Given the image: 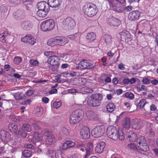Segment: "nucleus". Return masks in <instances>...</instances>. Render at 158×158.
Returning <instances> with one entry per match:
<instances>
[{
	"mask_svg": "<svg viewBox=\"0 0 158 158\" xmlns=\"http://www.w3.org/2000/svg\"><path fill=\"white\" fill-rule=\"evenodd\" d=\"M107 133L109 137L114 140H117L118 138L120 140L124 138L123 133L121 129L117 130L116 127L112 126L108 127L107 130Z\"/></svg>",
	"mask_w": 158,
	"mask_h": 158,
	"instance_id": "f257e3e1",
	"label": "nucleus"
},
{
	"mask_svg": "<svg viewBox=\"0 0 158 158\" xmlns=\"http://www.w3.org/2000/svg\"><path fill=\"white\" fill-rule=\"evenodd\" d=\"M83 10L85 14L91 17L95 15L98 12L96 6L91 3H86L83 7Z\"/></svg>",
	"mask_w": 158,
	"mask_h": 158,
	"instance_id": "f03ea898",
	"label": "nucleus"
},
{
	"mask_svg": "<svg viewBox=\"0 0 158 158\" xmlns=\"http://www.w3.org/2000/svg\"><path fill=\"white\" fill-rule=\"evenodd\" d=\"M55 25L54 20L50 19L43 22L40 25V28L43 31H49L52 30Z\"/></svg>",
	"mask_w": 158,
	"mask_h": 158,
	"instance_id": "7ed1b4c3",
	"label": "nucleus"
},
{
	"mask_svg": "<svg viewBox=\"0 0 158 158\" xmlns=\"http://www.w3.org/2000/svg\"><path fill=\"white\" fill-rule=\"evenodd\" d=\"M62 24L63 27L65 29H73L76 25L74 21L70 17L64 19L63 21Z\"/></svg>",
	"mask_w": 158,
	"mask_h": 158,
	"instance_id": "20e7f679",
	"label": "nucleus"
},
{
	"mask_svg": "<svg viewBox=\"0 0 158 158\" xmlns=\"http://www.w3.org/2000/svg\"><path fill=\"white\" fill-rule=\"evenodd\" d=\"M104 131L103 126H98L92 130L91 134L94 137H99L103 134Z\"/></svg>",
	"mask_w": 158,
	"mask_h": 158,
	"instance_id": "39448f33",
	"label": "nucleus"
},
{
	"mask_svg": "<svg viewBox=\"0 0 158 158\" xmlns=\"http://www.w3.org/2000/svg\"><path fill=\"white\" fill-rule=\"evenodd\" d=\"M31 130L30 126L27 124H24L22 125V128L19 129L18 134L23 138H25L27 135V133L25 132L24 130H25L28 132H30Z\"/></svg>",
	"mask_w": 158,
	"mask_h": 158,
	"instance_id": "423d86ee",
	"label": "nucleus"
},
{
	"mask_svg": "<svg viewBox=\"0 0 158 158\" xmlns=\"http://www.w3.org/2000/svg\"><path fill=\"white\" fill-rule=\"evenodd\" d=\"M95 65L91 61L89 60H83L79 64V67L81 69H89L94 67Z\"/></svg>",
	"mask_w": 158,
	"mask_h": 158,
	"instance_id": "0eeeda50",
	"label": "nucleus"
},
{
	"mask_svg": "<svg viewBox=\"0 0 158 158\" xmlns=\"http://www.w3.org/2000/svg\"><path fill=\"white\" fill-rule=\"evenodd\" d=\"M21 41L33 45L36 43L37 40L31 35L27 34L21 39Z\"/></svg>",
	"mask_w": 158,
	"mask_h": 158,
	"instance_id": "6e6552de",
	"label": "nucleus"
},
{
	"mask_svg": "<svg viewBox=\"0 0 158 158\" xmlns=\"http://www.w3.org/2000/svg\"><path fill=\"white\" fill-rule=\"evenodd\" d=\"M48 61L51 65L55 67L56 69H57L60 64L59 58L56 56H50L48 59Z\"/></svg>",
	"mask_w": 158,
	"mask_h": 158,
	"instance_id": "1a4fd4ad",
	"label": "nucleus"
},
{
	"mask_svg": "<svg viewBox=\"0 0 158 158\" xmlns=\"http://www.w3.org/2000/svg\"><path fill=\"white\" fill-rule=\"evenodd\" d=\"M80 132L81 137L84 139H87L89 138L90 135V130L87 127L83 126L81 129Z\"/></svg>",
	"mask_w": 158,
	"mask_h": 158,
	"instance_id": "9d476101",
	"label": "nucleus"
},
{
	"mask_svg": "<svg viewBox=\"0 0 158 158\" xmlns=\"http://www.w3.org/2000/svg\"><path fill=\"white\" fill-rule=\"evenodd\" d=\"M110 6L113 10L118 12L121 11L122 9L119 4L115 3L114 0H107Z\"/></svg>",
	"mask_w": 158,
	"mask_h": 158,
	"instance_id": "9b49d317",
	"label": "nucleus"
},
{
	"mask_svg": "<svg viewBox=\"0 0 158 158\" xmlns=\"http://www.w3.org/2000/svg\"><path fill=\"white\" fill-rule=\"evenodd\" d=\"M140 12L138 10H134L129 13L128 15V19L131 21L138 20L140 17Z\"/></svg>",
	"mask_w": 158,
	"mask_h": 158,
	"instance_id": "f8f14e48",
	"label": "nucleus"
},
{
	"mask_svg": "<svg viewBox=\"0 0 158 158\" xmlns=\"http://www.w3.org/2000/svg\"><path fill=\"white\" fill-rule=\"evenodd\" d=\"M107 24L110 26L116 27L120 24V21L118 19L113 17H110L107 20Z\"/></svg>",
	"mask_w": 158,
	"mask_h": 158,
	"instance_id": "ddd939ff",
	"label": "nucleus"
},
{
	"mask_svg": "<svg viewBox=\"0 0 158 158\" xmlns=\"http://www.w3.org/2000/svg\"><path fill=\"white\" fill-rule=\"evenodd\" d=\"M131 123L133 129L139 130L143 126L141 121L136 118H134L132 120Z\"/></svg>",
	"mask_w": 158,
	"mask_h": 158,
	"instance_id": "4468645a",
	"label": "nucleus"
},
{
	"mask_svg": "<svg viewBox=\"0 0 158 158\" xmlns=\"http://www.w3.org/2000/svg\"><path fill=\"white\" fill-rule=\"evenodd\" d=\"M10 138V133L4 130L0 131V139L2 141L7 142L9 141Z\"/></svg>",
	"mask_w": 158,
	"mask_h": 158,
	"instance_id": "2eb2a0df",
	"label": "nucleus"
},
{
	"mask_svg": "<svg viewBox=\"0 0 158 158\" xmlns=\"http://www.w3.org/2000/svg\"><path fill=\"white\" fill-rule=\"evenodd\" d=\"M24 11L21 10H18L13 13L14 18L17 20L23 19L24 17Z\"/></svg>",
	"mask_w": 158,
	"mask_h": 158,
	"instance_id": "dca6fc26",
	"label": "nucleus"
},
{
	"mask_svg": "<svg viewBox=\"0 0 158 158\" xmlns=\"http://www.w3.org/2000/svg\"><path fill=\"white\" fill-rule=\"evenodd\" d=\"M87 118L91 120H96L98 118V115L91 111H87L86 112Z\"/></svg>",
	"mask_w": 158,
	"mask_h": 158,
	"instance_id": "f3484780",
	"label": "nucleus"
},
{
	"mask_svg": "<svg viewBox=\"0 0 158 158\" xmlns=\"http://www.w3.org/2000/svg\"><path fill=\"white\" fill-rule=\"evenodd\" d=\"M61 2V0H48V3L50 6L56 8L59 6Z\"/></svg>",
	"mask_w": 158,
	"mask_h": 158,
	"instance_id": "a211bd4d",
	"label": "nucleus"
},
{
	"mask_svg": "<svg viewBox=\"0 0 158 158\" xmlns=\"http://www.w3.org/2000/svg\"><path fill=\"white\" fill-rule=\"evenodd\" d=\"M72 114L81 120L83 117L84 112L81 109H77L74 111L72 113Z\"/></svg>",
	"mask_w": 158,
	"mask_h": 158,
	"instance_id": "6ab92c4d",
	"label": "nucleus"
},
{
	"mask_svg": "<svg viewBox=\"0 0 158 158\" xmlns=\"http://www.w3.org/2000/svg\"><path fill=\"white\" fill-rule=\"evenodd\" d=\"M58 45L64 46L68 42V39L62 36L56 37Z\"/></svg>",
	"mask_w": 158,
	"mask_h": 158,
	"instance_id": "aec40b11",
	"label": "nucleus"
},
{
	"mask_svg": "<svg viewBox=\"0 0 158 158\" xmlns=\"http://www.w3.org/2000/svg\"><path fill=\"white\" fill-rule=\"evenodd\" d=\"M11 37L10 35L6 31L0 34V41L3 43H6L7 40Z\"/></svg>",
	"mask_w": 158,
	"mask_h": 158,
	"instance_id": "412c9836",
	"label": "nucleus"
},
{
	"mask_svg": "<svg viewBox=\"0 0 158 158\" xmlns=\"http://www.w3.org/2000/svg\"><path fill=\"white\" fill-rule=\"evenodd\" d=\"M37 6L38 10H45L46 9L49 10L48 3L44 1L38 2Z\"/></svg>",
	"mask_w": 158,
	"mask_h": 158,
	"instance_id": "4be33fe9",
	"label": "nucleus"
},
{
	"mask_svg": "<svg viewBox=\"0 0 158 158\" xmlns=\"http://www.w3.org/2000/svg\"><path fill=\"white\" fill-rule=\"evenodd\" d=\"M32 25V23L29 21H26L22 23L21 27L23 30H28L30 29Z\"/></svg>",
	"mask_w": 158,
	"mask_h": 158,
	"instance_id": "5701e85b",
	"label": "nucleus"
},
{
	"mask_svg": "<svg viewBox=\"0 0 158 158\" xmlns=\"http://www.w3.org/2000/svg\"><path fill=\"white\" fill-rule=\"evenodd\" d=\"M105 144L104 142H102L98 144L95 148V151L98 153H102L105 147Z\"/></svg>",
	"mask_w": 158,
	"mask_h": 158,
	"instance_id": "b1692460",
	"label": "nucleus"
},
{
	"mask_svg": "<svg viewBox=\"0 0 158 158\" xmlns=\"http://www.w3.org/2000/svg\"><path fill=\"white\" fill-rule=\"evenodd\" d=\"M87 104L90 106L96 107L100 106L101 103V102L89 98L87 100Z\"/></svg>",
	"mask_w": 158,
	"mask_h": 158,
	"instance_id": "393cba45",
	"label": "nucleus"
},
{
	"mask_svg": "<svg viewBox=\"0 0 158 158\" xmlns=\"http://www.w3.org/2000/svg\"><path fill=\"white\" fill-rule=\"evenodd\" d=\"M123 127L125 128H129L130 125V119L129 118L126 117L124 118L122 122Z\"/></svg>",
	"mask_w": 158,
	"mask_h": 158,
	"instance_id": "a878e982",
	"label": "nucleus"
},
{
	"mask_svg": "<svg viewBox=\"0 0 158 158\" xmlns=\"http://www.w3.org/2000/svg\"><path fill=\"white\" fill-rule=\"evenodd\" d=\"M137 138V135L132 131L128 132L127 136V139L131 141H134Z\"/></svg>",
	"mask_w": 158,
	"mask_h": 158,
	"instance_id": "bb28decb",
	"label": "nucleus"
},
{
	"mask_svg": "<svg viewBox=\"0 0 158 158\" xmlns=\"http://www.w3.org/2000/svg\"><path fill=\"white\" fill-rule=\"evenodd\" d=\"M137 146L139 149L143 151L146 152L148 151L149 149L148 145L147 144L146 142L139 143V144H138Z\"/></svg>",
	"mask_w": 158,
	"mask_h": 158,
	"instance_id": "cd10ccee",
	"label": "nucleus"
},
{
	"mask_svg": "<svg viewBox=\"0 0 158 158\" xmlns=\"http://www.w3.org/2000/svg\"><path fill=\"white\" fill-rule=\"evenodd\" d=\"M89 98L101 102L102 99V96L101 94L99 93L93 94L90 95Z\"/></svg>",
	"mask_w": 158,
	"mask_h": 158,
	"instance_id": "c85d7f7f",
	"label": "nucleus"
},
{
	"mask_svg": "<svg viewBox=\"0 0 158 158\" xmlns=\"http://www.w3.org/2000/svg\"><path fill=\"white\" fill-rule=\"evenodd\" d=\"M49 11V10L47 9L45 10H38L37 12V15L40 17H44L47 15Z\"/></svg>",
	"mask_w": 158,
	"mask_h": 158,
	"instance_id": "c756f323",
	"label": "nucleus"
},
{
	"mask_svg": "<svg viewBox=\"0 0 158 158\" xmlns=\"http://www.w3.org/2000/svg\"><path fill=\"white\" fill-rule=\"evenodd\" d=\"M45 141L46 143L48 145H51L53 144L55 142V138L53 135L47 138H46Z\"/></svg>",
	"mask_w": 158,
	"mask_h": 158,
	"instance_id": "7c9ffc66",
	"label": "nucleus"
},
{
	"mask_svg": "<svg viewBox=\"0 0 158 158\" xmlns=\"http://www.w3.org/2000/svg\"><path fill=\"white\" fill-rule=\"evenodd\" d=\"M47 44L48 45L50 46H54L58 45L56 37L52 38L48 40Z\"/></svg>",
	"mask_w": 158,
	"mask_h": 158,
	"instance_id": "2f4dec72",
	"label": "nucleus"
},
{
	"mask_svg": "<svg viewBox=\"0 0 158 158\" xmlns=\"http://www.w3.org/2000/svg\"><path fill=\"white\" fill-rule=\"evenodd\" d=\"M47 155L49 158H59L56 156V152L53 150H49L47 152Z\"/></svg>",
	"mask_w": 158,
	"mask_h": 158,
	"instance_id": "473e14b6",
	"label": "nucleus"
},
{
	"mask_svg": "<svg viewBox=\"0 0 158 158\" xmlns=\"http://www.w3.org/2000/svg\"><path fill=\"white\" fill-rule=\"evenodd\" d=\"M120 37L123 41L126 40L129 38L130 34L128 31L125 30L123 31L120 33Z\"/></svg>",
	"mask_w": 158,
	"mask_h": 158,
	"instance_id": "72a5a7b5",
	"label": "nucleus"
},
{
	"mask_svg": "<svg viewBox=\"0 0 158 158\" xmlns=\"http://www.w3.org/2000/svg\"><path fill=\"white\" fill-rule=\"evenodd\" d=\"M94 147L92 143H89L85 148L86 153L91 155L93 152Z\"/></svg>",
	"mask_w": 158,
	"mask_h": 158,
	"instance_id": "f704fd0d",
	"label": "nucleus"
},
{
	"mask_svg": "<svg viewBox=\"0 0 158 158\" xmlns=\"http://www.w3.org/2000/svg\"><path fill=\"white\" fill-rule=\"evenodd\" d=\"M80 120L73 116L72 114L70 117V123L72 125H73L78 123L80 121Z\"/></svg>",
	"mask_w": 158,
	"mask_h": 158,
	"instance_id": "c9c22d12",
	"label": "nucleus"
},
{
	"mask_svg": "<svg viewBox=\"0 0 158 158\" xmlns=\"http://www.w3.org/2000/svg\"><path fill=\"white\" fill-rule=\"evenodd\" d=\"M111 37L108 35H106L104 36V40L105 43L109 45H110L112 43Z\"/></svg>",
	"mask_w": 158,
	"mask_h": 158,
	"instance_id": "e433bc0d",
	"label": "nucleus"
},
{
	"mask_svg": "<svg viewBox=\"0 0 158 158\" xmlns=\"http://www.w3.org/2000/svg\"><path fill=\"white\" fill-rule=\"evenodd\" d=\"M12 95L16 100H19L22 99L23 96V94L20 92L17 93L11 92Z\"/></svg>",
	"mask_w": 158,
	"mask_h": 158,
	"instance_id": "4c0bfd02",
	"label": "nucleus"
},
{
	"mask_svg": "<svg viewBox=\"0 0 158 158\" xmlns=\"http://www.w3.org/2000/svg\"><path fill=\"white\" fill-rule=\"evenodd\" d=\"M10 131L13 133H16L17 132L18 128L17 125L14 124H9L8 126Z\"/></svg>",
	"mask_w": 158,
	"mask_h": 158,
	"instance_id": "58836bf2",
	"label": "nucleus"
},
{
	"mask_svg": "<svg viewBox=\"0 0 158 158\" xmlns=\"http://www.w3.org/2000/svg\"><path fill=\"white\" fill-rule=\"evenodd\" d=\"M95 34L93 32H91L87 34L86 38L90 41H93L95 39Z\"/></svg>",
	"mask_w": 158,
	"mask_h": 158,
	"instance_id": "ea45409f",
	"label": "nucleus"
},
{
	"mask_svg": "<svg viewBox=\"0 0 158 158\" xmlns=\"http://www.w3.org/2000/svg\"><path fill=\"white\" fill-rule=\"evenodd\" d=\"M115 108V106L113 103H109L106 106V109L107 111L109 112L113 111Z\"/></svg>",
	"mask_w": 158,
	"mask_h": 158,
	"instance_id": "a19ab883",
	"label": "nucleus"
},
{
	"mask_svg": "<svg viewBox=\"0 0 158 158\" xmlns=\"http://www.w3.org/2000/svg\"><path fill=\"white\" fill-rule=\"evenodd\" d=\"M43 109L41 107H37L35 110V115L39 117L41 116L43 114Z\"/></svg>",
	"mask_w": 158,
	"mask_h": 158,
	"instance_id": "79ce46f5",
	"label": "nucleus"
},
{
	"mask_svg": "<svg viewBox=\"0 0 158 158\" xmlns=\"http://www.w3.org/2000/svg\"><path fill=\"white\" fill-rule=\"evenodd\" d=\"M34 138L38 141L41 140L43 138V136L38 132H35L33 135Z\"/></svg>",
	"mask_w": 158,
	"mask_h": 158,
	"instance_id": "37998d69",
	"label": "nucleus"
},
{
	"mask_svg": "<svg viewBox=\"0 0 158 158\" xmlns=\"http://www.w3.org/2000/svg\"><path fill=\"white\" fill-rule=\"evenodd\" d=\"M31 155V152L28 150H24L22 153V156L25 157H29Z\"/></svg>",
	"mask_w": 158,
	"mask_h": 158,
	"instance_id": "c03bdc74",
	"label": "nucleus"
},
{
	"mask_svg": "<svg viewBox=\"0 0 158 158\" xmlns=\"http://www.w3.org/2000/svg\"><path fill=\"white\" fill-rule=\"evenodd\" d=\"M29 63L31 67L37 66L39 63L37 60L33 59H30L29 60Z\"/></svg>",
	"mask_w": 158,
	"mask_h": 158,
	"instance_id": "a18cd8bd",
	"label": "nucleus"
},
{
	"mask_svg": "<svg viewBox=\"0 0 158 158\" xmlns=\"http://www.w3.org/2000/svg\"><path fill=\"white\" fill-rule=\"evenodd\" d=\"M22 61V58L20 56H17L15 57L14 59V63L16 64H19Z\"/></svg>",
	"mask_w": 158,
	"mask_h": 158,
	"instance_id": "49530a36",
	"label": "nucleus"
},
{
	"mask_svg": "<svg viewBox=\"0 0 158 158\" xmlns=\"http://www.w3.org/2000/svg\"><path fill=\"white\" fill-rule=\"evenodd\" d=\"M69 37L72 40H77L78 39L79 35L78 34L75 33L74 35H69Z\"/></svg>",
	"mask_w": 158,
	"mask_h": 158,
	"instance_id": "de8ad7c7",
	"label": "nucleus"
},
{
	"mask_svg": "<svg viewBox=\"0 0 158 158\" xmlns=\"http://www.w3.org/2000/svg\"><path fill=\"white\" fill-rule=\"evenodd\" d=\"M125 97L130 100H133L134 98L133 94L130 92H127L125 94Z\"/></svg>",
	"mask_w": 158,
	"mask_h": 158,
	"instance_id": "09e8293b",
	"label": "nucleus"
},
{
	"mask_svg": "<svg viewBox=\"0 0 158 158\" xmlns=\"http://www.w3.org/2000/svg\"><path fill=\"white\" fill-rule=\"evenodd\" d=\"M61 132L62 133L66 135H69V130L64 127L61 128Z\"/></svg>",
	"mask_w": 158,
	"mask_h": 158,
	"instance_id": "8fccbe9b",
	"label": "nucleus"
},
{
	"mask_svg": "<svg viewBox=\"0 0 158 158\" xmlns=\"http://www.w3.org/2000/svg\"><path fill=\"white\" fill-rule=\"evenodd\" d=\"M81 89L82 91L88 93H92L93 91V90L92 89L87 87L82 88Z\"/></svg>",
	"mask_w": 158,
	"mask_h": 158,
	"instance_id": "3c124183",
	"label": "nucleus"
},
{
	"mask_svg": "<svg viewBox=\"0 0 158 158\" xmlns=\"http://www.w3.org/2000/svg\"><path fill=\"white\" fill-rule=\"evenodd\" d=\"M146 103V100L145 99H141L140 100L138 104V106L140 108H142L144 107Z\"/></svg>",
	"mask_w": 158,
	"mask_h": 158,
	"instance_id": "603ef678",
	"label": "nucleus"
},
{
	"mask_svg": "<svg viewBox=\"0 0 158 158\" xmlns=\"http://www.w3.org/2000/svg\"><path fill=\"white\" fill-rule=\"evenodd\" d=\"M10 118L14 121L16 122L19 120V117L16 116L14 114H12L10 116Z\"/></svg>",
	"mask_w": 158,
	"mask_h": 158,
	"instance_id": "864d4df0",
	"label": "nucleus"
},
{
	"mask_svg": "<svg viewBox=\"0 0 158 158\" xmlns=\"http://www.w3.org/2000/svg\"><path fill=\"white\" fill-rule=\"evenodd\" d=\"M40 124V122H36L34 123L33 124V127L34 129L38 130L40 129L39 125Z\"/></svg>",
	"mask_w": 158,
	"mask_h": 158,
	"instance_id": "5fc2aeb1",
	"label": "nucleus"
},
{
	"mask_svg": "<svg viewBox=\"0 0 158 158\" xmlns=\"http://www.w3.org/2000/svg\"><path fill=\"white\" fill-rule=\"evenodd\" d=\"M61 105V103L60 102L58 101L54 102L53 104V107L57 109Z\"/></svg>",
	"mask_w": 158,
	"mask_h": 158,
	"instance_id": "6e6d98bb",
	"label": "nucleus"
},
{
	"mask_svg": "<svg viewBox=\"0 0 158 158\" xmlns=\"http://www.w3.org/2000/svg\"><path fill=\"white\" fill-rule=\"evenodd\" d=\"M127 147L129 149L134 150H135L137 149L136 145L133 143H131L128 144Z\"/></svg>",
	"mask_w": 158,
	"mask_h": 158,
	"instance_id": "4d7b16f0",
	"label": "nucleus"
},
{
	"mask_svg": "<svg viewBox=\"0 0 158 158\" xmlns=\"http://www.w3.org/2000/svg\"><path fill=\"white\" fill-rule=\"evenodd\" d=\"M44 135L46 137V138L50 137L53 135L52 133L51 132L48 130H46L45 131V132L44 133Z\"/></svg>",
	"mask_w": 158,
	"mask_h": 158,
	"instance_id": "13d9d810",
	"label": "nucleus"
},
{
	"mask_svg": "<svg viewBox=\"0 0 158 158\" xmlns=\"http://www.w3.org/2000/svg\"><path fill=\"white\" fill-rule=\"evenodd\" d=\"M66 142L67 143V144H68L69 148L73 147L75 145V143L74 142L71 141H67Z\"/></svg>",
	"mask_w": 158,
	"mask_h": 158,
	"instance_id": "bf43d9fd",
	"label": "nucleus"
},
{
	"mask_svg": "<svg viewBox=\"0 0 158 158\" xmlns=\"http://www.w3.org/2000/svg\"><path fill=\"white\" fill-rule=\"evenodd\" d=\"M84 148V145L83 144H79L77 146V148L82 152L85 151Z\"/></svg>",
	"mask_w": 158,
	"mask_h": 158,
	"instance_id": "052dcab7",
	"label": "nucleus"
},
{
	"mask_svg": "<svg viewBox=\"0 0 158 158\" xmlns=\"http://www.w3.org/2000/svg\"><path fill=\"white\" fill-rule=\"evenodd\" d=\"M142 82L144 84H149L150 83V80L147 78H144L143 79Z\"/></svg>",
	"mask_w": 158,
	"mask_h": 158,
	"instance_id": "680f3d73",
	"label": "nucleus"
},
{
	"mask_svg": "<svg viewBox=\"0 0 158 158\" xmlns=\"http://www.w3.org/2000/svg\"><path fill=\"white\" fill-rule=\"evenodd\" d=\"M24 147L26 148L34 149V147L31 143H26L24 145Z\"/></svg>",
	"mask_w": 158,
	"mask_h": 158,
	"instance_id": "e2e57ef3",
	"label": "nucleus"
},
{
	"mask_svg": "<svg viewBox=\"0 0 158 158\" xmlns=\"http://www.w3.org/2000/svg\"><path fill=\"white\" fill-rule=\"evenodd\" d=\"M131 107L130 104L128 102L124 103V108L125 109L129 110Z\"/></svg>",
	"mask_w": 158,
	"mask_h": 158,
	"instance_id": "0e129e2a",
	"label": "nucleus"
},
{
	"mask_svg": "<svg viewBox=\"0 0 158 158\" xmlns=\"http://www.w3.org/2000/svg\"><path fill=\"white\" fill-rule=\"evenodd\" d=\"M139 139V141L138 142V144H139V143H143L146 142V140L144 137L143 136H140Z\"/></svg>",
	"mask_w": 158,
	"mask_h": 158,
	"instance_id": "69168bd1",
	"label": "nucleus"
},
{
	"mask_svg": "<svg viewBox=\"0 0 158 158\" xmlns=\"http://www.w3.org/2000/svg\"><path fill=\"white\" fill-rule=\"evenodd\" d=\"M118 68L121 70H123L125 69L124 65L122 63H120L118 65Z\"/></svg>",
	"mask_w": 158,
	"mask_h": 158,
	"instance_id": "338daca9",
	"label": "nucleus"
},
{
	"mask_svg": "<svg viewBox=\"0 0 158 158\" xmlns=\"http://www.w3.org/2000/svg\"><path fill=\"white\" fill-rule=\"evenodd\" d=\"M79 154L77 153H74L72 154L69 158H78Z\"/></svg>",
	"mask_w": 158,
	"mask_h": 158,
	"instance_id": "774afa93",
	"label": "nucleus"
}]
</instances>
